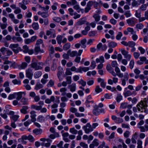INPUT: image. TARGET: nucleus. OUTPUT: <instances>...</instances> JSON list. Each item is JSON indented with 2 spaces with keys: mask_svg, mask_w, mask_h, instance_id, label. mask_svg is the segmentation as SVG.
<instances>
[{
  "mask_svg": "<svg viewBox=\"0 0 148 148\" xmlns=\"http://www.w3.org/2000/svg\"><path fill=\"white\" fill-rule=\"evenodd\" d=\"M32 28L35 30H38L39 29V25L37 23H33L32 25Z\"/></svg>",
  "mask_w": 148,
  "mask_h": 148,
  "instance_id": "28",
  "label": "nucleus"
},
{
  "mask_svg": "<svg viewBox=\"0 0 148 148\" xmlns=\"http://www.w3.org/2000/svg\"><path fill=\"white\" fill-rule=\"evenodd\" d=\"M49 30L51 33V36L53 38H55L56 36V31L52 29H50Z\"/></svg>",
  "mask_w": 148,
  "mask_h": 148,
  "instance_id": "35",
  "label": "nucleus"
},
{
  "mask_svg": "<svg viewBox=\"0 0 148 148\" xmlns=\"http://www.w3.org/2000/svg\"><path fill=\"white\" fill-rule=\"evenodd\" d=\"M63 36L61 35H58L56 38V40L58 43L59 45H60L62 43Z\"/></svg>",
  "mask_w": 148,
  "mask_h": 148,
  "instance_id": "29",
  "label": "nucleus"
},
{
  "mask_svg": "<svg viewBox=\"0 0 148 148\" xmlns=\"http://www.w3.org/2000/svg\"><path fill=\"white\" fill-rule=\"evenodd\" d=\"M82 128L85 133L87 134L93 131L92 125L89 123H87L86 125L83 126Z\"/></svg>",
  "mask_w": 148,
  "mask_h": 148,
  "instance_id": "3",
  "label": "nucleus"
},
{
  "mask_svg": "<svg viewBox=\"0 0 148 148\" xmlns=\"http://www.w3.org/2000/svg\"><path fill=\"white\" fill-rule=\"evenodd\" d=\"M12 82L14 85H20L21 84V81L20 80H18L16 79L13 80L12 81Z\"/></svg>",
  "mask_w": 148,
  "mask_h": 148,
  "instance_id": "57",
  "label": "nucleus"
},
{
  "mask_svg": "<svg viewBox=\"0 0 148 148\" xmlns=\"http://www.w3.org/2000/svg\"><path fill=\"white\" fill-rule=\"evenodd\" d=\"M38 14L39 15H40L43 18L47 17L49 16L48 11L47 12H41L39 11L38 12Z\"/></svg>",
  "mask_w": 148,
  "mask_h": 148,
  "instance_id": "18",
  "label": "nucleus"
},
{
  "mask_svg": "<svg viewBox=\"0 0 148 148\" xmlns=\"http://www.w3.org/2000/svg\"><path fill=\"white\" fill-rule=\"evenodd\" d=\"M23 51L25 53H27L28 52V51L29 50V48L26 45H25L23 47Z\"/></svg>",
  "mask_w": 148,
  "mask_h": 148,
  "instance_id": "61",
  "label": "nucleus"
},
{
  "mask_svg": "<svg viewBox=\"0 0 148 148\" xmlns=\"http://www.w3.org/2000/svg\"><path fill=\"white\" fill-rule=\"evenodd\" d=\"M33 76V73L32 70L28 69L26 70V76L30 80L32 79Z\"/></svg>",
  "mask_w": 148,
  "mask_h": 148,
  "instance_id": "6",
  "label": "nucleus"
},
{
  "mask_svg": "<svg viewBox=\"0 0 148 148\" xmlns=\"http://www.w3.org/2000/svg\"><path fill=\"white\" fill-rule=\"evenodd\" d=\"M111 65L112 67L115 68L117 66L118 64L116 61L114 60L112 62Z\"/></svg>",
  "mask_w": 148,
  "mask_h": 148,
  "instance_id": "60",
  "label": "nucleus"
},
{
  "mask_svg": "<svg viewBox=\"0 0 148 148\" xmlns=\"http://www.w3.org/2000/svg\"><path fill=\"white\" fill-rule=\"evenodd\" d=\"M58 5V4L57 2H55L51 6V8L53 10H56L57 9V6Z\"/></svg>",
  "mask_w": 148,
  "mask_h": 148,
  "instance_id": "45",
  "label": "nucleus"
},
{
  "mask_svg": "<svg viewBox=\"0 0 148 148\" xmlns=\"http://www.w3.org/2000/svg\"><path fill=\"white\" fill-rule=\"evenodd\" d=\"M43 64H44L42 62H38L36 58H33L30 65L32 68L34 69L35 70H37L42 69V66L43 65Z\"/></svg>",
  "mask_w": 148,
  "mask_h": 148,
  "instance_id": "2",
  "label": "nucleus"
},
{
  "mask_svg": "<svg viewBox=\"0 0 148 148\" xmlns=\"http://www.w3.org/2000/svg\"><path fill=\"white\" fill-rule=\"evenodd\" d=\"M54 81L52 79H50L47 84V86L48 87H52L54 85Z\"/></svg>",
  "mask_w": 148,
  "mask_h": 148,
  "instance_id": "42",
  "label": "nucleus"
},
{
  "mask_svg": "<svg viewBox=\"0 0 148 148\" xmlns=\"http://www.w3.org/2000/svg\"><path fill=\"white\" fill-rule=\"evenodd\" d=\"M77 3L76 0H71V1H68L66 2V4L68 6L74 5Z\"/></svg>",
  "mask_w": 148,
  "mask_h": 148,
  "instance_id": "25",
  "label": "nucleus"
},
{
  "mask_svg": "<svg viewBox=\"0 0 148 148\" xmlns=\"http://www.w3.org/2000/svg\"><path fill=\"white\" fill-rule=\"evenodd\" d=\"M128 45L129 47H133L135 45V43L133 41H130L128 42Z\"/></svg>",
  "mask_w": 148,
  "mask_h": 148,
  "instance_id": "43",
  "label": "nucleus"
},
{
  "mask_svg": "<svg viewBox=\"0 0 148 148\" xmlns=\"http://www.w3.org/2000/svg\"><path fill=\"white\" fill-rule=\"evenodd\" d=\"M28 140L31 142H33L35 140L34 138L31 135H29L28 136Z\"/></svg>",
  "mask_w": 148,
  "mask_h": 148,
  "instance_id": "48",
  "label": "nucleus"
},
{
  "mask_svg": "<svg viewBox=\"0 0 148 148\" xmlns=\"http://www.w3.org/2000/svg\"><path fill=\"white\" fill-rule=\"evenodd\" d=\"M39 8H40L42 10L46 11V10H47L49 9V7L48 5H46L45 7H42L41 5H39Z\"/></svg>",
  "mask_w": 148,
  "mask_h": 148,
  "instance_id": "41",
  "label": "nucleus"
},
{
  "mask_svg": "<svg viewBox=\"0 0 148 148\" xmlns=\"http://www.w3.org/2000/svg\"><path fill=\"white\" fill-rule=\"evenodd\" d=\"M95 90L97 93H99L101 92L102 90V89L100 88L99 86L97 85L96 86Z\"/></svg>",
  "mask_w": 148,
  "mask_h": 148,
  "instance_id": "46",
  "label": "nucleus"
},
{
  "mask_svg": "<svg viewBox=\"0 0 148 148\" xmlns=\"http://www.w3.org/2000/svg\"><path fill=\"white\" fill-rule=\"evenodd\" d=\"M124 15H125L127 18L130 17L131 16V14L130 13V11H127L125 12L124 13Z\"/></svg>",
  "mask_w": 148,
  "mask_h": 148,
  "instance_id": "52",
  "label": "nucleus"
},
{
  "mask_svg": "<svg viewBox=\"0 0 148 148\" xmlns=\"http://www.w3.org/2000/svg\"><path fill=\"white\" fill-rule=\"evenodd\" d=\"M123 95L125 97L130 96L132 95V92L130 90H127V88L124 89Z\"/></svg>",
  "mask_w": 148,
  "mask_h": 148,
  "instance_id": "17",
  "label": "nucleus"
},
{
  "mask_svg": "<svg viewBox=\"0 0 148 148\" xmlns=\"http://www.w3.org/2000/svg\"><path fill=\"white\" fill-rule=\"evenodd\" d=\"M137 133L135 132L134 134L133 135L131 138V141L132 143H136V139H137Z\"/></svg>",
  "mask_w": 148,
  "mask_h": 148,
  "instance_id": "23",
  "label": "nucleus"
},
{
  "mask_svg": "<svg viewBox=\"0 0 148 148\" xmlns=\"http://www.w3.org/2000/svg\"><path fill=\"white\" fill-rule=\"evenodd\" d=\"M147 100L146 98L144 99L143 100H141L139 102L136 106V107H133V110L134 112H137V108L138 111L141 112H144L146 114L148 113V109L147 107L148 105L147 104Z\"/></svg>",
  "mask_w": 148,
  "mask_h": 148,
  "instance_id": "1",
  "label": "nucleus"
},
{
  "mask_svg": "<svg viewBox=\"0 0 148 148\" xmlns=\"http://www.w3.org/2000/svg\"><path fill=\"white\" fill-rule=\"evenodd\" d=\"M92 2L91 1H89L87 3L86 7L85 8V12L87 13L91 9Z\"/></svg>",
  "mask_w": 148,
  "mask_h": 148,
  "instance_id": "14",
  "label": "nucleus"
},
{
  "mask_svg": "<svg viewBox=\"0 0 148 148\" xmlns=\"http://www.w3.org/2000/svg\"><path fill=\"white\" fill-rule=\"evenodd\" d=\"M107 70L113 76L115 75V73L113 69L111 67L110 64H108L106 66Z\"/></svg>",
  "mask_w": 148,
  "mask_h": 148,
  "instance_id": "13",
  "label": "nucleus"
},
{
  "mask_svg": "<svg viewBox=\"0 0 148 148\" xmlns=\"http://www.w3.org/2000/svg\"><path fill=\"white\" fill-rule=\"evenodd\" d=\"M78 82L79 84L83 86H85L86 85V82L82 79H80Z\"/></svg>",
  "mask_w": 148,
  "mask_h": 148,
  "instance_id": "49",
  "label": "nucleus"
},
{
  "mask_svg": "<svg viewBox=\"0 0 148 148\" xmlns=\"http://www.w3.org/2000/svg\"><path fill=\"white\" fill-rule=\"evenodd\" d=\"M136 27L140 29H142L144 27L143 25L141 23H139L137 24L136 26Z\"/></svg>",
  "mask_w": 148,
  "mask_h": 148,
  "instance_id": "47",
  "label": "nucleus"
},
{
  "mask_svg": "<svg viewBox=\"0 0 148 148\" xmlns=\"http://www.w3.org/2000/svg\"><path fill=\"white\" fill-rule=\"evenodd\" d=\"M117 45V44L114 42H111L109 43L108 46L109 47L112 48H114Z\"/></svg>",
  "mask_w": 148,
  "mask_h": 148,
  "instance_id": "34",
  "label": "nucleus"
},
{
  "mask_svg": "<svg viewBox=\"0 0 148 148\" xmlns=\"http://www.w3.org/2000/svg\"><path fill=\"white\" fill-rule=\"evenodd\" d=\"M123 34L121 32H119L116 37V38L117 40H120L121 37L122 36Z\"/></svg>",
  "mask_w": 148,
  "mask_h": 148,
  "instance_id": "50",
  "label": "nucleus"
},
{
  "mask_svg": "<svg viewBox=\"0 0 148 148\" xmlns=\"http://www.w3.org/2000/svg\"><path fill=\"white\" fill-rule=\"evenodd\" d=\"M79 145L83 148H88V145L84 142H81L80 143Z\"/></svg>",
  "mask_w": 148,
  "mask_h": 148,
  "instance_id": "53",
  "label": "nucleus"
},
{
  "mask_svg": "<svg viewBox=\"0 0 148 148\" xmlns=\"http://www.w3.org/2000/svg\"><path fill=\"white\" fill-rule=\"evenodd\" d=\"M93 17L94 18L96 22H98L100 20V16L98 14H94L93 16Z\"/></svg>",
  "mask_w": 148,
  "mask_h": 148,
  "instance_id": "31",
  "label": "nucleus"
},
{
  "mask_svg": "<svg viewBox=\"0 0 148 148\" xmlns=\"http://www.w3.org/2000/svg\"><path fill=\"white\" fill-rule=\"evenodd\" d=\"M144 16V17H142V18H141L143 21H145V20H148V10L145 12Z\"/></svg>",
  "mask_w": 148,
  "mask_h": 148,
  "instance_id": "33",
  "label": "nucleus"
},
{
  "mask_svg": "<svg viewBox=\"0 0 148 148\" xmlns=\"http://www.w3.org/2000/svg\"><path fill=\"white\" fill-rule=\"evenodd\" d=\"M34 50L35 52L37 53L39 52L43 53L44 52L43 50L40 49V47L39 46L36 47Z\"/></svg>",
  "mask_w": 148,
  "mask_h": 148,
  "instance_id": "26",
  "label": "nucleus"
},
{
  "mask_svg": "<svg viewBox=\"0 0 148 148\" xmlns=\"http://www.w3.org/2000/svg\"><path fill=\"white\" fill-rule=\"evenodd\" d=\"M70 132L73 134H77L78 131L74 127H73L70 129Z\"/></svg>",
  "mask_w": 148,
  "mask_h": 148,
  "instance_id": "39",
  "label": "nucleus"
},
{
  "mask_svg": "<svg viewBox=\"0 0 148 148\" xmlns=\"http://www.w3.org/2000/svg\"><path fill=\"white\" fill-rule=\"evenodd\" d=\"M36 112L35 111H32L30 112L31 114L30 117L31 118V121L32 122H35L36 121Z\"/></svg>",
  "mask_w": 148,
  "mask_h": 148,
  "instance_id": "11",
  "label": "nucleus"
},
{
  "mask_svg": "<svg viewBox=\"0 0 148 148\" xmlns=\"http://www.w3.org/2000/svg\"><path fill=\"white\" fill-rule=\"evenodd\" d=\"M67 53L71 57H73L77 56V51H71V50H69L67 51Z\"/></svg>",
  "mask_w": 148,
  "mask_h": 148,
  "instance_id": "15",
  "label": "nucleus"
},
{
  "mask_svg": "<svg viewBox=\"0 0 148 148\" xmlns=\"http://www.w3.org/2000/svg\"><path fill=\"white\" fill-rule=\"evenodd\" d=\"M43 87V86L42 85L40 84H36V86L35 89L36 90H38L40 88H42Z\"/></svg>",
  "mask_w": 148,
  "mask_h": 148,
  "instance_id": "62",
  "label": "nucleus"
},
{
  "mask_svg": "<svg viewBox=\"0 0 148 148\" xmlns=\"http://www.w3.org/2000/svg\"><path fill=\"white\" fill-rule=\"evenodd\" d=\"M33 132L35 134L37 135L41 134L42 132V130L41 129H36L33 131Z\"/></svg>",
  "mask_w": 148,
  "mask_h": 148,
  "instance_id": "27",
  "label": "nucleus"
},
{
  "mask_svg": "<svg viewBox=\"0 0 148 148\" xmlns=\"http://www.w3.org/2000/svg\"><path fill=\"white\" fill-rule=\"evenodd\" d=\"M89 69L88 67H80L78 68V71L77 72H79V73H82V71L86 72L89 70Z\"/></svg>",
  "mask_w": 148,
  "mask_h": 148,
  "instance_id": "20",
  "label": "nucleus"
},
{
  "mask_svg": "<svg viewBox=\"0 0 148 148\" xmlns=\"http://www.w3.org/2000/svg\"><path fill=\"white\" fill-rule=\"evenodd\" d=\"M28 108V107L27 106H23L21 110V112L25 114L27 113V110Z\"/></svg>",
  "mask_w": 148,
  "mask_h": 148,
  "instance_id": "32",
  "label": "nucleus"
},
{
  "mask_svg": "<svg viewBox=\"0 0 148 148\" xmlns=\"http://www.w3.org/2000/svg\"><path fill=\"white\" fill-rule=\"evenodd\" d=\"M42 75V73L40 71L35 72L34 74V77L35 78H38L40 77Z\"/></svg>",
  "mask_w": 148,
  "mask_h": 148,
  "instance_id": "24",
  "label": "nucleus"
},
{
  "mask_svg": "<svg viewBox=\"0 0 148 148\" xmlns=\"http://www.w3.org/2000/svg\"><path fill=\"white\" fill-rule=\"evenodd\" d=\"M115 71L116 72V75L115 76H116L117 75L120 78H122L123 77V74L121 73L120 70L118 66L115 67Z\"/></svg>",
  "mask_w": 148,
  "mask_h": 148,
  "instance_id": "9",
  "label": "nucleus"
},
{
  "mask_svg": "<svg viewBox=\"0 0 148 148\" xmlns=\"http://www.w3.org/2000/svg\"><path fill=\"white\" fill-rule=\"evenodd\" d=\"M93 110V113L95 115H98L99 114V110L98 109V106L97 105L95 106Z\"/></svg>",
  "mask_w": 148,
  "mask_h": 148,
  "instance_id": "16",
  "label": "nucleus"
},
{
  "mask_svg": "<svg viewBox=\"0 0 148 148\" xmlns=\"http://www.w3.org/2000/svg\"><path fill=\"white\" fill-rule=\"evenodd\" d=\"M53 19L54 21L58 23L61 20V18L58 17H54Z\"/></svg>",
  "mask_w": 148,
  "mask_h": 148,
  "instance_id": "58",
  "label": "nucleus"
},
{
  "mask_svg": "<svg viewBox=\"0 0 148 148\" xmlns=\"http://www.w3.org/2000/svg\"><path fill=\"white\" fill-rule=\"evenodd\" d=\"M68 87L70 88V91L72 92H73L76 90V86L75 83L72 84L71 85L68 86Z\"/></svg>",
  "mask_w": 148,
  "mask_h": 148,
  "instance_id": "19",
  "label": "nucleus"
},
{
  "mask_svg": "<svg viewBox=\"0 0 148 148\" xmlns=\"http://www.w3.org/2000/svg\"><path fill=\"white\" fill-rule=\"evenodd\" d=\"M45 120V118L43 116H39L37 118V121L40 122H44Z\"/></svg>",
  "mask_w": 148,
  "mask_h": 148,
  "instance_id": "36",
  "label": "nucleus"
},
{
  "mask_svg": "<svg viewBox=\"0 0 148 148\" xmlns=\"http://www.w3.org/2000/svg\"><path fill=\"white\" fill-rule=\"evenodd\" d=\"M16 92L14 93L13 94H10L8 97L9 100H11L15 98L16 97Z\"/></svg>",
  "mask_w": 148,
  "mask_h": 148,
  "instance_id": "44",
  "label": "nucleus"
},
{
  "mask_svg": "<svg viewBox=\"0 0 148 148\" xmlns=\"http://www.w3.org/2000/svg\"><path fill=\"white\" fill-rule=\"evenodd\" d=\"M99 144V140L96 138L90 144L89 147L90 148H94L95 147H97Z\"/></svg>",
  "mask_w": 148,
  "mask_h": 148,
  "instance_id": "7",
  "label": "nucleus"
},
{
  "mask_svg": "<svg viewBox=\"0 0 148 148\" xmlns=\"http://www.w3.org/2000/svg\"><path fill=\"white\" fill-rule=\"evenodd\" d=\"M121 53L124 56V58L127 59L128 60H130L131 55L128 53V52L123 49H121Z\"/></svg>",
  "mask_w": 148,
  "mask_h": 148,
  "instance_id": "5",
  "label": "nucleus"
},
{
  "mask_svg": "<svg viewBox=\"0 0 148 148\" xmlns=\"http://www.w3.org/2000/svg\"><path fill=\"white\" fill-rule=\"evenodd\" d=\"M123 119L119 117H117L116 120L115 121V122L117 123H120L123 122Z\"/></svg>",
  "mask_w": 148,
  "mask_h": 148,
  "instance_id": "63",
  "label": "nucleus"
},
{
  "mask_svg": "<svg viewBox=\"0 0 148 148\" xmlns=\"http://www.w3.org/2000/svg\"><path fill=\"white\" fill-rule=\"evenodd\" d=\"M66 82L68 84H70L71 83V76H67L66 78Z\"/></svg>",
  "mask_w": 148,
  "mask_h": 148,
  "instance_id": "56",
  "label": "nucleus"
},
{
  "mask_svg": "<svg viewBox=\"0 0 148 148\" xmlns=\"http://www.w3.org/2000/svg\"><path fill=\"white\" fill-rule=\"evenodd\" d=\"M143 142L142 141L140 140H137V148H142L143 147L142 146Z\"/></svg>",
  "mask_w": 148,
  "mask_h": 148,
  "instance_id": "51",
  "label": "nucleus"
},
{
  "mask_svg": "<svg viewBox=\"0 0 148 148\" xmlns=\"http://www.w3.org/2000/svg\"><path fill=\"white\" fill-rule=\"evenodd\" d=\"M134 58L137 59L140 56V53L137 52H134L133 53Z\"/></svg>",
  "mask_w": 148,
  "mask_h": 148,
  "instance_id": "64",
  "label": "nucleus"
},
{
  "mask_svg": "<svg viewBox=\"0 0 148 148\" xmlns=\"http://www.w3.org/2000/svg\"><path fill=\"white\" fill-rule=\"evenodd\" d=\"M71 47V44L69 43H67L64 45L63 47V49L65 51L67 50Z\"/></svg>",
  "mask_w": 148,
  "mask_h": 148,
  "instance_id": "30",
  "label": "nucleus"
},
{
  "mask_svg": "<svg viewBox=\"0 0 148 148\" xmlns=\"http://www.w3.org/2000/svg\"><path fill=\"white\" fill-rule=\"evenodd\" d=\"M16 96H17L16 99L18 100H19L22 97V93L21 92H16Z\"/></svg>",
  "mask_w": 148,
  "mask_h": 148,
  "instance_id": "38",
  "label": "nucleus"
},
{
  "mask_svg": "<svg viewBox=\"0 0 148 148\" xmlns=\"http://www.w3.org/2000/svg\"><path fill=\"white\" fill-rule=\"evenodd\" d=\"M27 66V64L25 62H23L19 66L21 69H25Z\"/></svg>",
  "mask_w": 148,
  "mask_h": 148,
  "instance_id": "37",
  "label": "nucleus"
},
{
  "mask_svg": "<svg viewBox=\"0 0 148 148\" xmlns=\"http://www.w3.org/2000/svg\"><path fill=\"white\" fill-rule=\"evenodd\" d=\"M21 101L23 105H27L28 104L27 99L25 98H22Z\"/></svg>",
  "mask_w": 148,
  "mask_h": 148,
  "instance_id": "40",
  "label": "nucleus"
},
{
  "mask_svg": "<svg viewBox=\"0 0 148 148\" xmlns=\"http://www.w3.org/2000/svg\"><path fill=\"white\" fill-rule=\"evenodd\" d=\"M138 127L140 129V131L142 132H144L148 130V125H145V127L143 126H138Z\"/></svg>",
  "mask_w": 148,
  "mask_h": 148,
  "instance_id": "22",
  "label": "nucleus"
},
{
  "mask_svg": "<svg viewBox=\"0 0 148 148\" xmlns=\"http://www.w3.org/2000/svg\"><path fill=\"white\" fill-rule=\"evenodd\" d=\"M18 44H12L10 45L9 47L11 48L15 53H17L19 52V49H20V47H18Z\"/></svg>",
  "mask_w": 148,
  "mask_h": 148,
  "instance_id": "4",
  "label": "nucleus"
},
{
  "mask_svg": "<svg viewBox=\"0 0 148 148\" xmlns=\"http://www.w3.org/2000/svg\"><path fill=\"white\" fill-rule=\"evenodd\" d=\"M127 30L128 32H131V34H134L136 33V32L134 31L133 28H132L128 27L127 28Z\"/></svg>",
  "mask_w": 148,
  "mask_h": 148,
  "instance_id": "54",
  "label": "nucleus"
},
{
  "mask_svg": "<svg viewBox=\"0 0 148 148\" xmlns=\"http://www.w3.org/2000/svg\"><path fill=\"white\" fill-rule=\"evenodd\" d=\"M126 22L128 25L131 26H133L136 23L134 21V18H133L127 19Z\"/></svg>",
  "mask_w": 148,
  "mask_h": 148,
  "instance_id": "12",
  "label": "nucleus"
},
{
  "mask_svg": "<svg viewBox=\"0 0 148 148\" xmlns=\"http://www.w3.org/2000/svg\"><path fill=\"white\" fill-rule=\"evenodd\" d=\"M123 97L120 94L118 95L116 98L117 101L119 102L122 99Z\"/></svg>",
  "mask_w": 148,
  "mask_h": 148,
  "instance_id": "55",
  "label": "nucleus"
},
{
  "mask_svg": "<svg viewBox=\"0 0 148 148\" xmlns=\"http://www.w3.org/2000/svg\"><path fill=\"white\" fill-rule=\"evenodd\" d=\"M134 60H131L130 61L129 64L130 67L131 69H132L133 68L134 66Z\"/></svg>",
  "mask_w": 148,
  "mask_h": 148,
  "instance_id": "59",
  "label": "nucleus"
},
{
  "mask_svg": "<svg viewBox=\"0 0 148 148\" xmlns=\"http://www.w3.org/2000/svg\"><path fill=\"white\" fill-rule=\"evenodd\" d=\"M135 15L137 18H139L138 21L139 22H140L143 21L141 18H142V17H141L140 12H139L137 10H136Z\"/></svg>",
  "mask_w": 148,
  "mask_h": 148,
  "instance_id": "21",
  "label": "nucleus"
},
{
  "mask_svg": "<svg viewBox=\"0 0 148 148\" xmlns=\"http://www.w3.org/2000/svg\"><path fill=\"white\" fill-rule=\"evenodd\" d=\"M97 49L99 50H101L102 51H105L107 49V46L106 45H103L101 43H99L97 46Z\"/></svg>",
  "mask_w": 148,
  "mask_h": 148,
  "instance_id": "8",
  "label": "nucleus"
},
{
  "mask_svg": "<svg viewBox=\"0 0 148 148\" xmlns=\"http://www.w3.org/2000/svg\"><path fill=\"white\" fill-rule=\"evenodd\" d=\"M86 18L84 17L80 19L76 23V25L78 26H80L85 24L86 22Z\"/></svg>",
  "mask_w": 148,
  "mask_h": 148,
  "instance_id": "10",
  "label": "nucleus"
}]
</instances>
